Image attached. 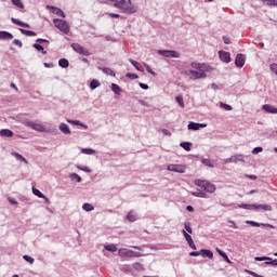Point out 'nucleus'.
<instances>
[{
    "label": "nucleus",
    "mask_w": 277,
    "mask_h": 277,
    "mask_svg": "<svg viewBox=\"0 0 277 277\" xmlns=\"http://www.w3.org/2000/svg\"><path fill=\"white\" fill-rule=\"evenodd\" d=\"M188 72L189 75H192L194 79H207V72H205V70L202 69H199V70L190 69Z\"/></svg>",
    "instance_id": "obj_9"
},
{
    "label": "nucleus",
    "mask_w": 277,
    "mask_h": 277,
    "mask_svg": "<svg viewBox=\"0 0 277 277\" xmlns=\"http://www.w3.org/2000/svg\"><path fill=\"white\" fill-rule=\"evenodd\" d=\"M32 47L34 49H36V51H40L42 55H47V51L44 50V47H42L40 43H34Z\"/></svg>",
    "instance_id": "obj_32"
},
{
    "label": "nucleus",
    "mask_w": 277,
    "mask_h": 277,
    "mask_svg": "<svg viewBox=\"0 0 277 277\" xmlns=\"http://www.w3.org/2000/svg\"><path fill=\"white\" fill-rule=\"evenodd\" d=\"M192 68H195V70H202V64L193 62L190 64Z\"/></svg>",
    "instance_id": "obj_50"
},
{
    "label": "nucleus",
    "mask_w": 277,
    "mask_h": 277,
    "mask_svg": "<svg viewBox=\"0 0 277 277\" xmlns=\"http://www.w3.org/2000/svg\"><path fill=\"white\" fill-rule=\"evenodd\" d=\"M19 31H21V34H23V36H28L30 38L38 36V34H36V31H34V30H27V29L19 28Z\"/></svg>",
    "instance_id": "obj_24"
},
{
    "label": "nucleus",
    "mask_w": 277,
    "mask_h": 277,
    "mask_svg": "<svg viewBox=\"0 0 277 277\" xmlns=\"http://www.w3.org/2000/svg\"><path fill=\"white\" fill-rule=\"evenodd\" d=\"M97 68L98 70H102L104 75H108V77H116V72L111 70V68H108V67H97Z\"/></svg>",
    "instance_id": "obj_18"
},
{
    "label": "nucleus",
    "mask_w": 277,
    "mask_h": 277,
    "mask_svg": "<svg viewBox=\"0 0 277 277\" xmlns=\"http://www.w3.org/2000/svg\"><path fill=\"white\" fill-rule=\"evenodd\" d=\"M1 136L2 137H13L14 136V132L10 129H2L1 130Z\"/></svg>",
    "instance_id": "obj_26"
},
{
    "label": "nucleus",
    "mask_w": 277,
    "mask_h": 277,
    "mask_svg": "<svg viewBox=\"0 0 277 277\" xmlns=\"http://www.w3.org/2000/svg\"><path fill=\"white\" fill-rule=\"evenodd\" d=\"M158 54L162 57H181V54L174 50H158Z\"/></svg>",
    "instance_id": "obj_6"
},
{
    "label": "nucleus",
    "mask_w": 277,
    "mask_h": 277,
    "mask_svg": "<svg viewBox=\"0 0 277 277\" xmlns=\"http://www.w3.org/2000/svg\"><path fill=\"white\" fill-rule=\"evenodd\" d=\"M58 66H60L61 68H68V67L70 66V62H68L67 58H61V60L58 61Z\"/></svg>",
    "instance_id": "obj_29"
},
{
    "label": "nucleus",
    "mask_w": 277,
    "mask_h": 277,
    "mask_svg": "<svg viewBox=\"0 0 277 277\" xmlns=\"http://www.w3.org/2000/svg\"><path fill=\"white\" fill-rule=\"evenodd\" d=\"M133 269H136V272H143L144 271V266L140 263L136 262L132 265Z\"/></svg>",
    "instance_id": "obj_46"
},
{
    "label": "nucleus",
    "mask_w": 277,
    "mask_h": 277,
    "mask_svg": "<svg viewBox=\"0 0 277 277\" xmlns=\"http://www.w3.org/2000/svg\"><path fill=\"white\" fill-rule=\"evenodd\" d=\"M185 166L183 164H168L167 170L169 172H176L177 174H185Z\"/></svg>",
    "instance_id": "obj_5"
},
{
    "label": "nucleus",
    "mask_w": 277,
    "mask_h": 277,
    "mask_svg": "<svg viewBox=\"0 0 277 277\" xmlns=\"http://www.w3.org/2000/svg\"><path fill=\"white\" fill-rule=\"evenodd\" d=\"M36 42L39 43V44H42V43L47 42L49 44V40L42 39V38L37 39Z\"/></svg>",
    "instance_id": "obj_61"
},
{
    "label": "nucleus",
    "mask_w": 277,
    "mask_h": 277,
    "mask_svg": "<svg viewBox=\"0 0 277 277\" xmlns=\"http://www.w3.org/2000/svg\"><path fill=\"white\" fill-rule=\"evenodd\" d=\"M78 170H81L82 172H87V173L92 172V169L88 167H81V166H78Z\"/></svg>",
    "instance_id": "obj_56"
},
{
    "label": "nucleus",
    "mask_w": 277,
    "mask_h": 277,
    "mask_svg": "<svg viewBox=\"0 0 277 277\" xmlns=\"http://www.w3.org/2000/svg\"><path fill=\"white\" fill-rule=\"evenodd\" d=\"M11 22L14 24V25H17L18 27H26L29 29V27H31L29 24L27 23H24V22H21V19H16L14 17L11 18Z\"/></svg>",
    "instance_id": "obj_20"
},
{
    "label": "nucleus",
    "mask_w": 277,
    "mask_h": 277,
    "mask_svg": "<svg viewBox=\"0 0 277 277\" xmlns=\"http://www.w3.org/2000/svg\"><path fill=\"white\" fill-rule=\"evenodd\" d=\"M12 156L15 157V159L17 161H23V163H26V166H27V163H29V161H27V158L23 157V155L16 153V151H13Z\"/></svg>",
    "instance_id": "obj_22"
},
{
    "label": "nucleus",
    "mask_w": 277,
    "mask_h": 277,
    "mask_svg": "<svg viewBox=\"0 0 277 277\" xmlns=\"http://www.w3.org/2000/svg\"><path fill=\"white\" fill-rule=\"evenodd\" d=\"M195 185H197V187H200V189L207 192L208 194H214L216 189L214 184H211L209 181L205 180H196Z\"/></svg>",
    "instance_id": "obj_2"
},
{
    "label": "nucleus",
    "mask_w": 277,
    "mask_h": 277,
    "mask_svg": "<svg viewBox=\"0 0 277 277\" xmlns=\"http://www.w3.org/2000/svg\"><path fill=\"white\" fill-rule=\"evenodd\" d=\"M160 131H161V133H163V135H167L168 137H170L172 135V132H170V130H168V129H161Z\"/></svg>",
    "instance_id": "obj_59"
},
{
    "label": "nucleus",
    "mask_w": 277,
    "mask_h": 277,
    "mask_svg": "<svg viewBox=\"0 0 277 277\" xmlns=\"http://www.w3.org/2000/svg\"><path fill=\"white\" fill-rule=\"evenodd\" d=\"M47 10H51L52 14H55L56 16H60L61 18L66 17V13H64V11H62V9H60L57 6L47 5Z\"/></svg>",
    "instance_id": "obj_11"
},
{
    "label": "nucleus",
    "mask_w": 277,
    "mask_h": 277,
    "mask_svg": "<svg viewBox=\"0 0 277 277\" xmlns=\"http://www.w3.org/2000/svg\"><path fill=\"white\" fill-rule=\"evenodd\" d=\"M239 209H246L247 211H254V203H241Z\"/></svg>",
    "instance_id": "obj_28"
},
{
    "label": "nucleus",
    "mask_w": 277,
    "mask_h": 277,
    "mask_svg": "<svg viewBox=\"0 0 277 277\" xmlns=\"http://www.w3.org/2000/svg\"><path fill=\"white\" fill-rule=\"evenodd\" d=\"M114 3V8L120 10L123 14H135L137 6H134L131 0H110Z\"/></svg>",
    "instance_id": "obj_1"
},
{
    "label": "nucleus",
    "mask_w": 277,
    "mask_h": 277,
    "mask_svg": "<svg viewBox=\"0 0 277 277\" xmlns=\"http://www.w3.org/2000/svg\"><path fill=\"white\" fill-rule=\"evenodd\" d=\"M259 153H263V147H255L252 149V155H259Z\"/></svg>",
    "instance_id": "obj_55"
},
{
    "label": "nucleus",
    "mask_w": 277,
    "mask_h": 277,
    "mask_svg": "<svg viewBox=\"0 0 277 277\" xmlns=\"http://www.w3.org/2000/svg\"><path fill=\"white\" fill-rule=\"evenodd\" d=\"M262 3H264V5H268V6H277V0H261Z\"/></svg>",
    "instance_id": "obj_34"
},
{
    "label": "nucleus",
    "mask_w": 277,
    "mask_h": 277,
    "mask_svg": "<svg viewBox=\"0 0 277 277\" xmlns=\"http://www.w3.org/2000/svg\"><path fill=\"white\" fill-rule=\"evenodd\" d=\"M108 16L110 18H120V14H118V13H109Z\"/></svg>",
    "instance_id": "obj_62"
},
{
    "label": "nucleus",
    "mask_w": 277,
    "mask_h": 277,
    "mask_svg": "<svg viewBox=\"0 0 277 277\" xmlns=\"http://www.w3.org/2000/svg\"><path fill=\"white\" fill-rule=\"evenodd\" d=\"M138 85L142 90H148V84L146 83L140 82Z\"/></svg>",
    "instance_id": "obj_63"
},
{
    "label": "nucleus",
    "mask_w": 277,
    "mask_h": 277,
    "mask_svg": "<svg viewBox=\"0 0 277 277\" xmlns=\"http://www.w3.org/2000/svg\"><path fill=\"white\" fill-rule=\"evenodd\" d=\"M127 220L130 222H135L137 220V216L133 214V211H130L127 215Z\"/></svg>",
    "instance_id": "obj_45"
},
{
    "label": "nucleus",
    "mask_w": 277,
    "mask_h": 277,
    "mask_svg": "<svg viewBox=\"0 0 277 277\" xmlns=\"http://www.w3.org/2000/svg\"><path fill=\"white\" fill-rule=\"evenodd\" d=\"M223 163H235V156L223 159Z\"/></svg>",
    "instance_id": "obj_54"
},
{
    "label": "nucleus",
    "mask_w": 277,
    "mask_h": 277,
    "mask_svg": "<svg viewBox=\"0 0 277 277\" xmlns=\"http://www.w3.org/2000/svg\"><path fill=\"white\" fill-rule=\"evenodd\" d=\"M176 103L182 107V109H185V102L183 101V95H177L175 97Z\"/></svg>",
    "instance_id": "obj_37"
},
{
    "label": "nucleus",
    "mask_w": 277,
    "mask_h": 277,
    "mask_svg": "<svg viewBox=\"0 0 277 277\" xmlns=\"http://www.w3.org/2000/svg\"><path fill=\"white\" fill-rule=\"evenodd\" d=\"M184 228L188 235H193L194 229H192V224L189 222L184 223Z\"/></svg>",
    "instance_id": "obj_40"
},
{
    "label": "nucleus",
    "mask_w": 277,
    "mask_h": 277,
    "mask_svg": "<svg viewBox=\"0 0 277 277\" xmlns=\"http://www.w3.org/2000/svg\"><path fill=\"white\" fill-rule=\"evenodd\" d=\"M81 153L83 155H96V150L92 149V148H82Z\"/></svg>",
    "instance_id": "obj_41"
},
{
    "label": "nucleus",
    "mask_w": 277,
    "mask_h": 277,
    "mask_svg": "<svg viewBox=\"0 0 277 277\" xmlns=\"http://www.w3.org/2000/svg\"><path fill=\"white\" fill-rule=\"evenodd\" d=\"M220 107H222V109H225V111H233V106H230L224 102L220 103Z\"/></svg>",
    "instance_id": "obj_42"
},
{
    "label": "nucleus",
    "mask_w": 277,
    "mask_h": 277,
    "mask_svg": "<svg viewBox=\"0 0 277 277\" xmlns=\"http://www.w3.org/2000/svg\"><path fill=\"white\" fill-rule=\"evenodd\" d=\"M60 131L64 133V135H70V128L66 123H61L58 127Z\"/></svg>",
    "instance_id": "obj_19"
},
{
    "label": "nucleus",
    "mask_w": 277,
    "mask_h": 277,
    "mask_svg": "<svg viewBox=\"0 0 277 277\" xmlns=\"http://www.w3.org/2000/svg\"><path fill=\"white\" fill-rule=\"evenodd\" d=\"M235 64L237 68H243L246 65V55L239 53L236 55Z\"/></svg>",
    "instance_id": "obj_12"
},
{
    "label": "nucleus",
    "mask_w": 277,
    "mask_h": 277,
    "mask_svg": "<svg viewBox=\"0 0 277 277\" xmlns=\"http://www.w3.org/2000/svg\"><path fill=\"white\" fill-rule=\"evenodd\" d=\"M145 70H147V72H149V75H156L155 71L153 70V68H150V65L145 64Z\"/></svg>",
    "instance_id": "obj_57"
},
{
    "label": "nucleus",
    "mask_w": 277,
    "mask_h": 277,
    "mask_svg": "<svg viewBox=\"0 0 277 277\" xmlns=\"http://www.w3.org/2000/svg\"><path fill=\"white\" fill-rule=\"evenodd\" d=\"M219 57L221 62H224L225 64H230V53L226 51H219Z\"/></svg>",
    "instance_id": "obj_13"
},
{
    "label": "nucleus",
    "mask_w": 277,
    "mask_h": 277,
    "mask_svg": "<svg viewBox=\"0 0 277 277\" xmlns=\"http://www.w3.org/2000/svg\"><path fill=\"white\" fill-rule=\"evenodd\" d=\"M82 209L83 211H88V212L94 211V206H92L91 203H83Z\"/></svg>",
    "instance_id": "obj_44"
},
{
    "label": "nucleus",
    "mask_w": 277,
    "mask_h": 277,
    "mask_svg": "<svg viewBox=\"0 0 277 277\" xmlns=\"http://www.w3.org/2000/svg\"><path fill=\"white\" fill-rule=\"evenodd\" d=\"M13 44H15L16 47H18L19 49H23V42L18 39H14L13 40Z\"/></svg>",
    "instance_id": "obj_58"
},
{
    "label": "nucleus",
    "mask_w": 277,
    "mask_h": 277,
    "mask_svg": "<svg viewBox=\"0 0 277 277\" xmlns=\"http://www.w3.org/2000/svg\"><path fill=\"white\" fill-rule=\"evenodd\" d=\"M105 250H107L108 252H118V247H116V245L111 243V245H106Z\"/></svg>",
    "instance_id": "obj_35"
},
{
    "label": "nucleus",
    "mask_w": 277,
    "mask_h": 277,
    "mask_svg": "<svg viewBox=\"0 0 277 277\" xmlns=\"http://www.w3.org/2000/svg\"><path fill=\"white\" fill-rule=\"evenodd\" d=\"M216 252H217V254H220V255L222 256V259H224V261H225L226 263H228L229 265L233 264V262L230 261V259H228V254H226V252H224L222 249L216 248Z\"/></svg>",
    "instance_id": "obj_17"
},
{
    "label": "nucleus",
    "mask_w": 277,
    "mask_h": 277,
    "mask_svg": "<svg viewBox=\"0 0 277 277\" xmlns=\"http://www.w3.org/2000/svg\"><path fill=\"white\" fill-rule=\"evenodd\" d=\"M246 224H249V226H253L254 228H261V226H264L266 228H276V226L269 223H259L256 221H246Z\"/></svg>",
    "instance_id": "obj_8"
},
{
    "label": "nucleus",
    "mask_w": 277,
    "mask_h": 277,
    "mask_svg": "<svg viewBox=\"0 0 277 277\" xmlns=\"http://www.w3.org/2000/svg\"><path fill=\"white\" fill-rule=\"evenodd\" d=\"M118 254L119 256H121V259H124V258L131 259L133 258V250L121 248L119 249Z\"/></svg>",
    "instance_id": "obj_14"
},
{
    "label": "nucleus",
    "mask_w": 277,
    "mask_h": 277,
    "mask_svg": "<svg viewBox=\"0 0 277 277\" xmlns=\"http://www.w3.org/2000/svg\"><path fill=\"white\" fill-rule=\"evenodd\" d=\"M126 77L128 79H131L132 81H135V79H140V76H137V74H131V72H127Z\"/></svg>",
    "instance_id": "obj_48"
},
{
    "label": "nucleus",
    "mask_w": 277,
    "mask_h": 277,
    "mask_svg": "<svg viewBox=\"0 0 277 277\" xmlns=\"http://www.w3.org/2000/svg\"><path fill=\"white\" fill-rule=\"evenodd\" d=\"M234 161H235V163H237V162H239V161H246L245 159H243V155H235L234 156Z\"/></svg>",
    "instance_id": "obj_51"
},
{
    "label": "nucleus",
    "mask_w": 277,
    "mask_h": 277,
    "mask_svg": "<svg viewBox=\"0 0 277 277\" xmlns=\"http://www.w3.org/2000/svg\"><path fill=\"white\" fill-rule=\"evenodd\" d=\"M90 88L92 90H96V88H101V82H98V80H96V79H93L90 82Z\"/></svg>",
    "instance_id": "obj_36"
},
{
    "label": "nucleus",
    "mask_w": 277,
    "mask_h": 277,
    "mask_svg": "<svg viewBox=\"0 0 277 277\" xmlns=\"http://www.w3.org/2000/svg\"><path fill=\"white\" fill-rule=\"evenodd\" d=\"M23 259H24V261H26V263H29L30 265H34V263H35V259L34 258H31L30 255H23Z\"/></svg>",
    "instance_id": "obj_49"
},
{
    "label": "nucleus",
    "mask_w": 277,
    "mask_h": 277,
    "mask_svg": "<svg viewBox=\"0 0 277 277\" xmlns=\"http://www.w3.org/2000/svg\"><path fill=\"white\" fill-rule=\"evenodd\" d=\"M254 261H266L265 265H272L273 267H277V259H272L269 256H255Z\"/></svg>",
    "instance_id": "obj_7"
},
{
    "label": "nucleus",
    "mask_w": 277,
    "mask_h": 277,
    "mask_svg": "<svg viewBox=\"0 0 277 277\" xmlns=\"http://www.w3.org/2000/svg\"><path fill=\"white\" fill-rule=\"evenodd\" d=\"M110 90L117 94V96H120L122 89L120 88V85L116 84V83H111L110 85Z\"/></svg>",
    "instance_id": "obj_23"
},
{
    "label": "nucleus",
    "mask_w": 277,
    "mask_h": 277,
    "mask_svg": "<svg viewBox=\"0 0 277 277\" xmlns=\"http://www.w3.org/2000/svg\"><path fill=\"white\" fill-rule=\"evenodd\" d=\"M262 109H264L266 111V114H277V108L269 104H264L262 106Z\"/></svg>",
    "instance_id": "obj_16"
},
{
    "label": "nucleus",
    "mask_w": 277,
    "mask_h": 277,
    "mask_svg": "<svg viewBox=\"0 0 277 277\" xmlns=\"http://www.w3.org/2000/svg\"><path fill=\"white\" fill-rule=\"evenodd\" d=\"M14 38V35L11 32H8L5 30L1 31V40H12Z\"/></svg>",
    "instance_id": "obj_27"
},
{
    "label": "nucleus",
    "mask_w": 277,
    "mask_h": 277,
    "mask_svg": "<svg viewBox=\"0 0 277 277\" xmlns=\"http://www.w3.org/2000/svg\"><path fill=\"white\" fill-rule=\"evenodd\" d=\"M29 127H31V129H34L35 131H40L41 133L44 132V127L40 123L30 122Z\"/></svg>",
    "instance_id": "obj_25"
},
{
    "label": "nucleus",
    "mask_w": 277,
    "mask_h": 277,
    "mask_svg": "<svg viewBox=\"0 0 277 277\" xmlns=\"http://www.w3.org/2000/svg\"><path fill=\"white\" fill-rule=\"evenodd\" d=\"M67 122H68L69 124H75V127H80V124H81V121H79V120H72V119H67Z\"/></svg>",
    "instance_id": "obj_52"
},
{
    "label": "nucleus",
    "mask_w": 277,
    "mask_h": 277,
    "mask_svg": "<svg viewBox=\"0 0 277 277\" xmlns=\"http://www.w3.org/2000/svg\"><path fill=\"white\" fill-rule=\"evenodd\" d=\"M69 179H71L72 181H76V183H81V177L77 173L69 174Z\"/></svg>",
    "instance_id": "obj_43"
},
{
    "label": "nucleus",
    "mask_w": 277,
    "mask_h": 277,
    "mask_svg": "<svg viewBox=\"0 0 277 277\" xmlns=\"http://www.w3.org/2000/svg\"><path fill=\"white\" fill-rule=\"evenodd\" d=\"M32 194H34L35 196H37L38 198H47V197L44 196V194H42V192H40V189H38V188H36V187H32Z\"/></svg>",
    "instance_id": "obj_38"
},
{
    "label": "nucleus",
    "mask_w": 277,
    "mask_h": 277,
    "mask_svg": "<svg viewBox=\"0 0 277 277\" xmlns=\"http://www.w3.org/2000/svg\"><path fill=\"white\" fill-rule=\"evenodd\" d=\"M182 235L184 236L185 240L186 241H190L193 238H192V235H189L188 233L185 232V229L182 230Z\"/></svg>",
    "instance_id": "obj_53"
},
{
    "label": "nucleus",
    "mask_w": 277,
    "mask_h": 277,
    "mask_svg": "<svg viewBox=\"0 0 277 277\" xmlns=\"http://www.w3.org/2000/svg\"><path fill=\"white\" fill-rule=\"evenodd\" d=\"M53 23L56 29H60L62 34H70V25L68 24V22L60 18H54Z\"/></svg>",
    "instance_id": "obj_3"
},
{
    "label": "nucleus",
    "mask_w": 277,
    "mask_h": 277,
    "mask_svg": "<svg viewBox=\"0 0 277 277\" xmlns=\"http://www.w3.org/2000/svg\"><path fill=\"white\" fill-rule=\"evenodd\" d=\"M201 163H202L203 166H207L208 168H215V166H213V164L211 163V160H209V159H207V158L201 159Z\"/></svg>",
    "instance_id": "obj_47"
},
{
    "label": "nucleus",
    "mask_w": 277,
    "mask_h": 277,
    "mask_svg": "<svg viewBox=\"0 0 277 277\" xmlns=\"http://www.w3.org/2000/svg\"><path fill=\"white\" fill-rule=\"evenodd\" d=\"M207 123H198L190 121L187 126L188 131H200V129H206Z\"/></svg>",
    "instance_id": "obj_10"
},
{
    "label": "nucleus",
    "mask_w": 277,
    "mask_h": 277,
    "mask_svg": "<svg viewBox=\"0 0 277 277\" xmlns=\"http://www.w3.org/2000/svg\"><path fill=\"white\" fill-rule=\"evenodd\" d=\"M180 146H181V148H183L187 153H189V150H192V143H189V142H182L180 144Z\"/></svg>",
    "instance_id": "obj_31"
},
{
    "label": "nucleus",
    "mask_w": 277,
    "mask_h": 277,
    "mask_svg": "<svg viewBox=\"0 0 277 277\" xmlns=\"http://www.w3.org/2000/svg\"><path fill=\"white\" fill-rule=\"evenodd\" d=\"M192 195L195 196V198H207V193L202 190L193 192Z\"/></svg>",
    "instance_id": "obj_33"
},
{
    "label": "nucleus",
    "mask_w": 277,
    "mask_h": 277,
    "mask_svg": "<svg viewBox=\"0 0 277 277\" xmlns=\"http://www.w3.org/2000/svg\"><path fill=\"white\" fill-rule=\"evenodd\" d=\"M71 49L76 53H79V55H85L87 57L90 55V50L83 48V45H81L79 43H71Z\"/></svg>",
    "instance_id": "obj_4"
},
{
    "label": "nucleus",
    "mask_w": 277,
    "mask_h": 277,
    "mask_svg": "<svg viewBox=\"0 0 277 277\" xmlns=\"http://www.w3.org/2000/svg\"><path fill=\"white\" fill-rule=\"evenodd\" d=\"M130 64H132V66H134V68L136 70H138L140 72H142V70H144L141 65L137 63V61L133 60V58H129Z\"/></svg>",
    "instance_id": "obj_30"
},
{
    "label": "nucleus",
    "mask_w": 277,
    "mask_h": 277,
    "mask_svg": "<svg viewBox=\"0 0 277 277\" xmlns=\"http://www.w3.org/2000/svg\"><path fill=\"white\" fill-rule=\"evenodd\" d=\"M272 205L267 203H254V211H272Z\"/></svg>",
    "instance_id": "obj_15"
},
{
    "label": "nucleus",
    "mask_w": 277,
    "mask_h": 277,
    "mask_svg": "<svg viewBox=\"0 0 277 277\" xmlns=\"http://www.w3.org/2000/svg\"><path fill=\"white\" fill-rule=\"evenodd\" d=\"M189 256H201V251H192Z\"/></svg>",
    "instance_id": "obj_60"
},
{
    "label": "nucleus",
    "mask_w": 277,
    "mask_h": 277,
    "mask_svg": "<svg viewBox=\"0 0 277 277\" xmlns=\"http://www.w3.org/2000/svg\"><path fill=\"white\" fill-rule=\"evenodd\" d=\"M13 5H15L16 8H19V10H25V4H23V2L21 0H11Z\"/></svg>",
    "instance_id": "obj_39"
},
{
    "label": "nucleus",
    "mask_w": 277,
    "mask_h": 277,
    "mask_svg": "<svg viewBox=\"0 0 277 277\" xmlns=\"http://www.w3.org/2000/svg\"><path fill=\"white\" fill-rule=\"evenodd\" d=\"M201 256L203 259H213V251L209 249H201Z\"/></svg>",
    "instance_id": "obj_21"
},
{
    "label": "nucleus",
    "mask_w": 277,
    "mask_h": 277,
    "mask_svg": "<svg viewBox=\"0 0 277 277\" xmlns=\"http://www.w3.org/2000/svg\"><path fill=\"white\" fill-rule=\"evenodd\" d=\"M228 226H229V228H237V225L235 224V221H228Z\"/></svg>",
    "instance_id": "obj_64"
}]
</instances>
